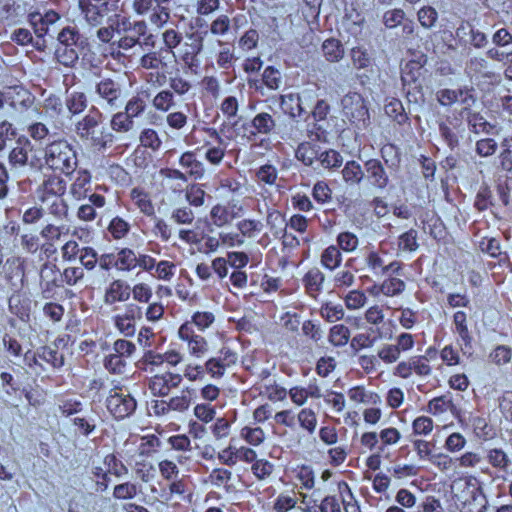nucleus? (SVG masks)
Returning a JSON list of instances; mask_svg holds the SVG:
<instances>
[{"label": "nucleus", "instance_id": "ddd939ff", "mask_svg": "<svg viewBox=\"0 0 512 512\" xmlns=\"http://www.w3.org/2000/svg\"><path fill=\"white\" fill-rule=\"evenodd\" d=\"M178 337L187 344V350L192 357L202 358L209 350L205 337L197 334L188 323H183L178 329Z\"/></svg>", "mask_w": 512, "mask_h": 512}, {"label": "nucleus", "instance_id": "0e129e2a", "mask_svg": "<svg viewBox=\"0 0 512 512\" xmlns=\"http://www.w3.org/2000/svg\"><path fill=\"white\" fill-rule=\"evenodd\" d=\"M453 407L452 398L449 395L435 397L428 402L427 410L433 415H441Z\"/></svg>", "mask_w": 512, "mask_h": 512}, {"label": "nucleus", "instance_id": "774afa93", "mask_svg": "<svg viewBox=\"0 0 512 512\" xmlns=\"http://www.w3.org/2000/svg\"><path fill=\"white\" fill-rule=\"evenodd\" d=\"M382 295L394 297L400 295L406 288L403 280L397 277H389L382 282Z\"/></svg>", "mask_w": 512, "mask_h": 512}, {"label": "nucleus", "instance_id": "13d9d810", "mask_svg": "<svg viewBox=\"0 0 512 512\" xmlns=\"http://www.w3.org/2000/svg\"><path fill=\"white\" fill-rule=\"evenodd\" d=\"M350 329L343 324H336L330 328L329 342L335 347L345 346L350 339Z\"/></svg>", "mask_w": 512, "mask_h": 512}, {"label": "nucleus", "instance_id": "f3484780", "mask_svg": "<svg viewBox=\"0 0 512 512\" xmlns=\"http://www.w3.org/2000/svg\"><path fill=\"white\" fill-rule=\"evenodd\" d=\"M365 176L377 189L384 190L389 184V175L379 159H369L364 163Z\"/></svg>", "mask_w": 512, "mask_h": 512}, {"label": "nucleus", "instance_id": "49530a36", "mask_svg": "<svg viewBox=\"0 0 512 512\" xmlns=\"http://www.w3.org/2000/svg\"><path fill=\"white\" fill-rule=\"evenodd\" d=\"M486 460L492 467L503 472H507L511 463L507 453L501 448L488 449L486 452Z\"/></svg>", "mask_w": 512, "mask_h": 512}, {"label": "nucleus", "instance_id": "bf43d9fd", "mask_svg": "<svg viewBox=\"0 0 512 512\" xmlns=\"http://www.w3.org/2000/svg\"><path fill=\"white\" fill-rule=\"evenodd\" d=\"M455 332L459 335L465 345H470L471 335L467 325V314L464 311H457L453 315Z\"/></svg>", "mask_w": 512, "mask_h": 512}, {"label": "nucleus", "instance_id": "4468645a", "mask_svg": "<svg viewBox=\"0 0 512 512\" xmlns=\"http://www.w3.org/2000/svg\"><path fill=\"white\" fill-rule=\"evenodd\" d=\"M280 114L277 110L271 106L267 107V110L258 112L250 120V125L256 131L258 137L265 136L269 137L278 132V120Z\"/></svg>", "mask_w": 512, "mask_h": 512}, {"label": "nucleus", "instance_id": "603ef678", "mask_svg": "<svg viewBox=\"0 0 512 512\" xmlns=\"http://www.w3.org/2000/svg\"><path fill=\"white\" fill-rule=\"evenodd\" d=\"M107 230L114 240H121L129 234L131 225L124 218L115 216L109 222Z\"/></svg>", "mask_w": 512, "mask_h": 512}, {"label": "nucleus", "instance_id": "c9c22d12", "mask_svg": "<svg viewBox=\"0 0 512 512\" xmlns=\"http://www.w3.org/2000/svg\"><path fill=\"white\" fill-rule=\"evenodd\" d=\"M420 70V67H418L416 63H409L402 70L401 81L408 97L412 95L413 89H419L421 87L420 84L417 83L421 74Z\"/></svg>", "mask_w": 512, "mask_h": 512}, {"label": "nucleus", "instance_id": "7c9ffc66", "mask_svg": "<svg viewBox=\"0 0 512 512\" xmlns=\"http://www.w3.org/2000/svg\"><path fill=\"white\" fill-rule=\"evenodd\" d=\"M169 89L173 92L174 96H179L181 98H185L189 95H193L194 85L193 83L184 77L182 74L177 71L173 75L169 77L168 80Z\"/></svg>", "mask_w": 512, "mask_h": 512}, {"label": "nucleus", "instance_id": "1a4fd4ad", "mask_svg": "<svg viewBox=\"0 0 512 512\" xmlns=\"http://www.w3.org/2000/svg\"><path fill=\"white\" fill-rule=\"evenodd\" d=\"M142 307L135 303L125 305L122 313L112 317L115 329L125 337H133L136 333V320L142 318Z\"/></svg>", "mask_w": 512, "mask_h": 512}, {"label": "nucleus", "instance_id": "20e7f679", "mask_svg": "<svg viewBox=\"0 0 512 512\" xmlns=\"http://www.w3.org/2000/svg\"><path fill=\"white\" fill-rule=\"evenodd\" d=\"M94 101L98 108L106 111H114L122 106L123 87L120 81L104 77L96 84L94 89Z\"/></svg>", "mask_w": 512, "mask_h": 512}, {"label": "nucleus", "instance_id": "9b49d317", "mask_svg": "<svg viewBox=\"0 0 512 512\" xmlns=\"http://www.w3.org/2000/svg\"><path fill=\"white\" fill-rule=\"evenodd\" d=\"M207 31L192 32L186 35V41L178 49V56L189 69L198 66V55L203 50L204 36Z\"/></svg>", "mask_w": 512, "mask_h": 512}, {"label": "nucleus", "instance_id": "aec40b11", "mask_svg": "<svg viewBox=\"0 0 512 512\" xmlns=\"http://www.w3.org/2000/svg\"><path fill=\"white\" fill-rule=\"evenodd\" d=\"M130 296V285L123 279H114L105 290L104 303L113 305L118 302H126Z\"/></svg>", "mask_w": 512, "mask_h": 512}, {"label": "nucleus", "instance_id": "864d4df0", "mask_svg": "<svg viewBox=\"0 0 512 512\" xmlns=\"http://www.w3.org/2000/svg\"><path fill=\"white\" fill-rule=\"evenodd\" d=\"M135 126L132 120L124 111L114 113L110 120V128L117 133H128Z\"/></svg>", "mask_w": 512, "mask_h": 512}, {"label": "nucleus", "instance_id": "a19ab883", "mask_svg": "<svg viewBox=\"0 0 512 512\" xmlns=\"http://www.w3.org/2000/svg\"><path fill=\"white\" fill-rule=\"evenodd\" d=\"M152 106L156 111L167 113L176 106L175 96L168 89L160 90L152 99Z\"/></svg>", "mask_w": 512, "mask_h": 512}, {"label": "nucleus", "instance_id": "b1692460", "mask_svg": "<svg viewBox=\"0 0 512 512\" xmlns=\"http://www.w3.org/2000/svg\"><path fill=\"white\" fill-rule=\"evenodd\" d=\"M27 14L26 3L20 1L5 0L0 7V19L10 24L22 22Z\"/></svg>", "mask_w": 512, "mask_h": 512}, {"label": "nucleus", "instance_id": "79ce46f5", "mask_svg": "<svg viewBox=\"0 0 512 512\" xmlns=\"http://www.w3.org/2000/svg\"><path fill=\"white\" fill-rule=\"evenodd\" d=\"M65 106L71 115L82 113L88 106V99L84 92L73 91L67 95Z\"/></svg>", "mask_w": 512, "mask_h": 512}, {"label": "nucleus", "instance_id": "7ed1b4c3", "mask_svg": "<svg viewBox=\"0 0 512 512\" xmlns=\"http://www.w3.org/2000/svg\"><path fill=\"white\" fill-rule=\"evenodd\" d=\"M457 489H461L455 496L462 505V512H484L487 499L483 488L476 477L469 476L459 479L455 483Z\"/></svg>", "mask_w": 512, "mask_h": 512}, {"label": "nucleus", "instance_id": "de8ad7c7", "mask_svg": "<svg viewBox=\"0 0 512 512\" xmlns=\"http://www.w3.org/2000/svg\"><path fill=\"white\" fill-rule=\"evenodd\" d=\"M324 57L329 62H339L344 56L342 43L334 38L327 39L322 44Z\"/></svg>", "mask_w": 512, "mask_h": 512}, {"label": "nucleus", "instance_id": "6e6552de", "mask_svg": "<svg viewBox=\"0 0 512 512\" xmlns=\"http://www.w3.org/2000/svg\"><path fill=\"white\" fill-rule=\"evenodd\" d=\"M238 354L228 346H222L218 354L209 358L204 369L213 379H220L224 376L226 370L236 364Z\"/></svg>", "mask_w": 512, "mask_h": 512}, {"label": "nucleus", "instance_id": "cd10ccee", "mask_svg": "<svg viewBox=\"0 0 512 512\" xmlns=\"http://www.w3.org/2000/svg\"><path fill=\"white\" fill-rule=\"evenodd\" d=\"M306 293L316 299L324 289L325 275L318 268L310 269L302 279Z\"/></svg>", "mask_w": 512, "mask_h": 512}, {"label": "nucleus", "instance_id": "423d86ee", "mask_svg": "<svg viewBox=\"0 0 512 512\" xmlns=\"http://www.w3.org/2000/svg\"><path fill=\"white\" fill-rule=\"evenodd\" d=\"M105 405L115 419L122 420L135 412L137 401L127 388L115 386L110 389Z\"/></svg>", "mask_w": 512, "mask_h": 512}, {"label": "nucleus", "instance_id": "f704fd0d", "mask_svg": "<svg viewBox=\"0 0 512 512\" xmlns=\"http://www.w3.org/2000/svg\"><path fill=\"white\" fill-rule=\"evenodd\" d=\"M299 502L298 493L295 490L279 493L273 501L274 512H290L297 508Z\"/></svg>", "mask_w": 512, "mask_h": 512}, {"label": "nucleus", "instance_id": "c756f323", "mask_svg": "<svg viewBox=\"0 0 512 512\" xmlns=\"http://www.w3.org/2000/svg\"><path fill=\"white\" fill-rule=\"evenodd\" d=\"M467 125L474 134L493 135L497 133V126L487 121L480 113L468 112Z\"/></svg>", "mask_w": 512, "mask_h": 512}, {"label": "nucleus", "instance_id": "c85d7f7f", "mask_svg": "<svg viewBox=\"0 0 512 512\" xmlns=\"http://www.w3.org/2000/svg\"><path fill=\"white\" fill-rule=\"evenodd\" d=\"M91 192V174L86 169L77 171L76 178L70 186V194L76 200L87 198Z\"/></svg>", "mask_w": 512, "mask_h": 512}, {"label": "nucleus", "instance_id": "8fccbe9b", "mask_svg": "<svg viewBox=\"0 0 512 512\" xmlns=\"http://www.w3.org/2000/svg\"><path fill=\"white\" fill-rule=\"evenodd\" d=\"M319 312L321 317L329 323L342 320L345 314L342 304L334 303L332 301L323 303Z\"/></svg>", "mask_w": 512, "mask_h": 512}, {"label": "nucleus", "instance_id": "69168bd1", "mask_svg": "<svg viewBox=\"0 0 512 512\" xmlns=\"http://www.w3.org/2000/svg\"><path fill=\"white\" fill-rule=\"evenodd\" d=\"M299 425L309 434H313L317 427V416L311 408H303L297 415Z\"/></svg>", "mask_w": 512, "mask_h": 512}, {"label": "nucleus", "instance_id": "5fc2aeb1", "mask_svg": "<svg viewBox=\"0 0 512 512\" xmlns=\"http://www.w3.org/2000/svg\"><path fill=\"white\" fill-rule=\"evenodd\" d=\"M103 365L110 374L122 375L127 370L128 362L114 352H111L105 356Z\"/></svg>", "mask_w": 512, "mask_h": 512}, {"label": "nucleus", "instance_id": "473e14b6", "mask_svg": "<svg viewBox=\"0 0 512 512\" xmlns=\"http://www.w3.org/2000/svg\"><path fill=\"white\" fill-rule=\"evenodd\" d=\"M43 113L45 116L54 122H59L60 118L65 113V107L62 99L55 95H48L43 101Z\"/></svg>", "mask_w": 512, "mask_h": 512}, {"label": "nucleus", "instance_id": "4be33fe9", "mask_svg": "<svg viewBox=\"0 0 512 512\" xmlns=\"http://www.w3.org/2000/svg\"><path fill=\"white\" fill-rule=\"evenodd\" d=\"M437 100L443 106H451L454 103L460 102L470 106L474 103L475 99L469 89H441L436 93Z\"/></svg>", "mask_w": 512, "mask_h": 512}, {"label": "nucleus", "instance_id": "412c9836", "mask_svg": "<svg viewBox=\"0 0 512 512\" xmlns=\"http://www.w3.org/2000/svg\"><path fill=\"white\" fill-rule=\"evenodd\" d=\"M322 143L316 140L303 141L298 144L295 150V158L303 165L316 170L318 153Z\"/></svg>", "mask_w": 512, "mask_h": 512}, {"label": "nucleus", "instance_id": "4c0bfd02", "mask_svg": "<svg viewBox=\"0 0 512 512\" xmlns=\"http://www.w3.org/2000/svg\"><path fill=\"white\" fill-rule=\"evenodd\" d=\"M136 252L128 247H123L116 252V270L119 272H131L136 269Z\"/></svg>", "mask_w": 512, "mask_h": 512}, {"label": "nucleus", "instance_id": "f8f14e48", "mask_svg": "<svg viewBox=\"0 0 512 512\" xmlns=\"http://www.w3.org/2000/svg\"><path fill=\"white\" fill-rule=\"evenodd\" d=\"M439 133L444 143L454 151L459 146L460 139L466 133V126L462 118L447 116L439 122Z\"/></svg>", "mask_w": 512, "mask_h": 512}, {"label": "nucleus", "instance_id": "052dcab7", "mask_svg": "<svg viewBox=\"0 0 512 512\" xmlns=\"http://www.w3.org/2000/svg\"><path fill=\"white\" fill-rule=\"evenodd\" d=\"M210 219L213 225L221 228L233 220V215L226 206L217 204L210 211Z\"/></svg>", "mask_w": 512, "mask_h": 512}, {"label": "nucleus", "instance_id": "dca6fc26", "mask_svg": "<svg viewBox=\"0 0 512 512\" xmlns=\"http://www.w3.org/2000/svg\"><path fill=\"white\" fill-rule=\"evenodd\" d=\"M183 376L173 372L154 375L149 380V389L154 396L165 397L171 389L178 388Z\"/></svg>", "mask_w": 512, "mask_h": 512}, {"label": "nucleus", "instance_id": "e2e57ef3", "mask_svg": "<svg viewBox=\"0 0 512 512\" xmlns=\"http://www.w3.org/2000/svg\"><path fill=\"white\" fill-rule=\"evenodd\" d=\"M147 108L146 101L140 95L132 96L125 105L124 112L132 119L140 117Z\"/></svg>", "mask_w": 512, "mask_h": 512}, {"label": "nucleus", "instance_id": "37998d69", "mask_svg": "<svg viewBox=\"0 0 512 512\" xmlns=\"http://www.w3.org/2000/svg\"><path fill=\"white\" fill-rule=\"evenodd\" d=\"M216 321L215 314L211 311H195L191 315V319L185 321L191 327H196L198 331L205 332L208 330Z\"/></svg>", "mask_w": 512, "mask_h": 512}, {"label": "nucleus", "instance_id": "e433bc0d", "mask_svg": "<svg viewBox=\"0 0 512 512\" xmlns=\"http://www.w3.org/2000/svg\"><path fill=\"white\" fill-rule=\"evenodd\" d=\"M351 61L355 70L373 72V60L366 48L362 46L353 47L351 49Z\"/></svg>", "mask_w": 512, "mask_h": 512}, {"label": "nucleus", "instance_id": "5701e85b", "mask_svg": "<svg viewBox=\"0 0 512 512\" xmlns=\"http://www.w3.org/2000/svg\"><path fill=\"white\" fill-rule=\"evenodd\" d=\"M67 189L65 179L58 174H50L44 177L42 184L38 189L40 197L64 196Z\"/></svg>", "mask_w": 512, "mask_h": 512}, {"label": "nucleus", "instance_id": "bb28decb", "mask_svg": "<svg viewBox=\"0 0 512 512\" xmlns=\"http://www.w3.org/2000/svg\"><path fill=\"white\" fill-rule=\"evenodd\" d=\"M179 165L185 169L189 179L200 180L205 175V167L191 151L184 152L179 158Z\"/></svg>", "mask_w": 512, "mask_h": 512}, {"label": "nucleus", "instance_id": "09e8293b", "mask_svg": "<svg viewBox=\"0 0 512 512\" xmlns=\"http://www.w3.org/2000/svg\"><path fill=\"white\" fill-rule=\"evenodd\" d=\"M38 357L40 360L51 365L53 368H61L64 365V355L59 352L56 346L40 347L38 349Z\"/></svg>", "mask_w": 512, "mask_h": 512}, {"label": "nucleus", "instance_id": "6ab92c4d", "mask_svg": "<svg viewBox=\"0 0 512 512\" xmlns=\"http://www.w3.org/2000/svg\"><path fill=\"white\" fill-rule=\"evenodd\" d=\"M117 32H123L133 37L140 43V38L144 37V44L149 45L153 43V35L148 34V25L144 20L130 21L128 18H123L121 22L117 21Z\"/></svg>", "mask_w": 512, "mask_h": 512}, {"label": "nucleus", "instance_id": "72a5a7b5", "mask_svg": "<svg viewBox=\"0 0 512 512\" xmlns=\"http://www.w3.org/2000/svg\"><path fill=\"white\" fill-rule=\"evenodd\" d=\"M72 424L81 435L88 437L96 430V419L93 411L84 410L83 413L71 418Z\"/></svg>", "mask_w": 512, "mask_h": 512}, {"label": "nucleus", "instance_id": "c03bdc74", "mask_svg": "<svg viewBox=\"0 0 512 512\" xmlns=\"http://www.w3.org/2000/svg\"><path fill=\"white\" fill-rule=\"evenodd\" d=\"M341 262L342 254L337 246L330 245L323 250L320 263L325 269L334 271L341 265Z\"/></svg>", "mask_w": 512, "mask_h": 512}, {"label": "nucleus", "instance_id": "9d476101", "mask_svg": "<svg viewBox=\"0 0 512 512\" xmlns=\"http://www.w3.org/2000/svg\"><path fill=\"white\" fill-rule=\"evenodd\" d=\"M207 138L204 140V157L212 165L218 166L223 161L229 143L221 137L215 128H206Z\"/></svg>", "mask_w": 512, "mask_h": 512}, {"label": "nucleus", "instance_id": "f257e3e1", "mask_svg": "<svg viewBox=\"0 0 512 512\" xmlns=\"http://www.w3.org/2000/svg\"><path fill=\"white\" fill-rule=\"evenodd\" d=\"M103 115L100 109L92 106L89 112L75 124L76 135L97 149L106 148L112 142V135L102 126Z\"/></svg>", "mask_w": 512, "mask_h": 512}, {"label": "nucleus", "instance_id": "3c124183", "mask_svg": "<svg viewBox=\"0 0 512 512\" xmlns=\"http://www.w3.org/2000/svg\"><path fill=\"white\" fill-rule=\"evenodd\" d=\"M163 51H150L144 54L139 60V67L146 70L163 69L167 66L162 55Z\"/></svg>", "mask_w": 512, "mask_h": 512}, {"label": "nucleus", "instance_id": "2eb2a0df", "mask_svg": "<svg viewBox=\"0 0 512 512\" xmlns=\"http://www.w3.org/2000/svg\"><path fill=\"white\" fill-rule=\"evenodd\" d=\"M455 39L459 46L484 48L488 43L486 34L469 22H462L455 30Z\"/></svg>", "mask_w": 512, "mask_h": 512}, {"label": "nucleus", "instance_id": "6e6d98bb", "mask_svg": "<svg viewBox=\"0 0 512 512\" xmlns=\"http://www.w3.org/2000/svg\"><path fill=\"white\" fill-rule=\"evenodd\" d=\"M384 110L387 116L392 118L400 125L406 123L408 120V116L404 111L403 104L399 99L392 98L385 104Z\"/></svg>", "mask_w": 512, "mask_h": 512}, {"label": "nucleus", "instance_id": "ea45409f", "mask_svg": "<svg viewBox=\"0 0 512 512\" xmlns=\"http://www.w3.org/2000/svg\"><path fill=\"white\" fill-rule=\"evenodd\" d=\"M281 103L283 105L290 104V115L292 117H301L307 120V117L309 116V112L307 111L306 107L304 106L302 97L299 94H286L281 96Z\"/></svg>", "mask_w": 512, "mask_h": 512}, {"label": "nucleus", "instance_id": "338daca9", "mask_svg": "<svg viewBox=\"0 0 512 512\" xmlns=\"http://www.w3.org/2000/svg\"><path fill=\"white\" fill-rule=\"evenodd\" d=\"M498 150V143L492 137H484L476 141L475 152L479 157L493 156Z\"/></svg>", "mask_w": 512, "mask_h": 512}, {"label": "nucleus", "instance_id": "2f4dec72", "mask_svg": "<svg viewBox=\"0 0 512 512\" xmlns=\"http://www.w3.org/2000/svg\"><path fill=\"white\" fill-rule=\"evenodd\" d=\"M42 204L50 215L58 220L65 219L68 215V205L63 196L40 197Z\"/></svg>", "mask_w": 512, "mask_h": 512}, {"label": "nucleus", "instance_id": "a878e982", "mask_svg": "<svg viewBox=\"0 0 512 512\" xmlns=\"http://www.w3.org/2000/svg\"><path fill=\"white\" fill-rule=\"evenodd\" d=\"M343 164V157L335 149L329 148L326 145L322 144L320 148V152L318 153L317 163L315 164L316 169H327V170H337Z\"/></svg>", "mask_w": 512, "mask_h": 512}, {"label": "nucleus", "instance_id": "a18cd8bd", "mask_svg": "<svg viewBox=\"0 0 512 512\" xmlns=\"http://www.w3.org/2000/svg\"><path fill=\"white\" fill-rule=\"evenodd\" d=\"M342 176L344 181L348 184H359L365 177V169L363 170L357 161L350 160L344 165Z\"/></svg>", "mask_w": 512, "mask_h": 512}, {"label": "nucleus", "instance_id": "a211bd4d", "mask_svg": "<svg viewBox=\"0 0 512 512\" xmlns=\"http://www.w3.org/2000/svg\"><path fill=\"white\" fill-rule=\"evenodd\" d=\"M79 6L86 22L92 27L103 24L109 11L108 2L90 3L88 0H79Z\"/></svg>", "mask_w": 512, "mask_h": 512}, {"label": "nucleus", "instance_id": "0eeeda50", "mask_svg": "<svg viewBox=\"0 0 512 512\" xmlns=\"http://www.w3.org/2000/svg\"><path fill=\"white\" fill-rule=\"evenodd\" d=\"M33 150L31 141L24 135H20L15 140V146L8 154V163L11 169H20L30 166L33 169H40L42 164L37 158L29 160V152Z\"/></svg>", "mask_w": 512, "mask_h": 512}, {"label": "nucleus", "instance_id": "f03ea898", "mask_svg": "<svg viewBox=\"0 0 512 512\" xmlns=\"http://www.w3.org/2000/svg\"><path fill=\"white\" fill-rule=\"evenodd\" d=\"M44 165L66 176L75 172L78 165L77 152L67 140H56L44 149Z\"/></svg>", "mask_w": 512, "mask_h": 512}, {"label": "nucleus", "instance_id": "39448f33", "mask_svg": "<svg viewBox=\"0 0 512 512\" xmlns=\"http://www.w3.org/2000/svg\"><path fill=\"white\" fill-rule=\"evenodd\" d=\"M343 115L358 129H366L370 124L367 102L358 92H348L341 99Z\"/></svg>", "mask_w": 512, "mask_h": 512}, {"label": "nucleus", "instance_id": "393cba45", "mask_svg": "<svg viewBox=\"0 0 512 512\" xmlns=\"http://www.w3.org/2000/svg\"><path fill=\"white\" fill-rule=\"evenodd\" d=\"M465 73L471 79H491L494 77L489 62L480 56L471 57L466 62Z\"/></svg>", "mask_w": 512, "mask_h": 512}, {"label": "nucleus", "instance_id": "58836bf2", "mask_svg": "<svg viewBox=\"0 0 512 512\" xmlns=\"http://www.w3.org/2000/svg\"><path fill=\"white\" fill-rule=\"evenodd\" d=\"M130 196L133 203L141 213L148 217L154 216L155 208L148 193L140 188H133Z\"/></svg>", "mask_w": 512, "mask_h": 512}, {"label": "nucleus", "instance_id": "4d7b16f0", "mask_svg": "<svg viewBox=\"0 0 512 512\" xmlns=\"http://www.w3.org/2000/svg\"><path fill=\"white\" fill-rule=\"evenodd\" d=\"M55 57L60 64L73 67L78 62L79 54L75 46H57Z\"/></svg>", "mask_w": 512, "mask_h": 512}, {"label": "nucleus", "instance_id": "680f3d73", "mask_svg": "<svg viewBox=\"0 0 512 512\" xmlns=\"http://www.w3.org/2000/svg\"><path fill=\"white\" fill-rule=\"evenodd\" d=\"M62 416L73 418L84 412V404L76 398H65L59 403Z\"/></svg>", "mask_w": 512, "mask_h": 512}]
</instances>
